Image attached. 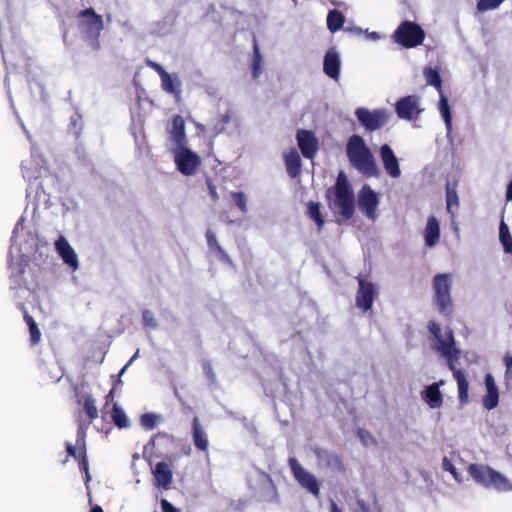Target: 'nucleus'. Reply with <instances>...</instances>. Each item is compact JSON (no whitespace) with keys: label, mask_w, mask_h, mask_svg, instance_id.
Segmentation results:
<instances>
[{"label":"nucleus","mask_w":512,"mask_h":512,"mask_svg":"<svg viewBox=\"0 0 512 512\" xmlns=\"http://www.w3.org/2000/svg\"><path fill=\"white\" fill-rule=\"evenodd\" d=\"M161 507L163 512H181L179 509L175 508L170 502L163 499L161 501Z\"/></svg>","instance_id":"obj_47"},{"label":"nucleus","mask_w":512,"mask_h":512,"mask_svg":"<svg viewBox=\"0 0 512 512\" xmlns=\"http://www.w3.org/2000/svg\"><path fill=\"white\" fill-rule=\"evenodd\" d=\"M157 420H158V416H156L154 414L147 413V414H144L141 416V424L143 427H145L147 429L154 428Z\"/></svg>","instance_id":"obj_43"},{"label":"nucleus","mask_w":512,"mask_h":512,"mask_svg":"<svg viewBox=\"0 0 512 512\" xmlns=\"http://www.w3.org/2000/svg\"><path fill=\"white\" fill-rule=\"evenodd\" d=\"M438 111L445 123L448 133L452 130V115L447 97L444 92L439 93Z\"/></svg>","instance_id":"obj_26"},{"label":"nucleus","mask_w":512,"mask_h":512,"mask_svg":"<svg viewBox=\"0 0 512 512\" xmlns=\"http://www.w3.org/2000/svg\"><path fill=\"white\" fill-rule=\"evenodd\" d=\"M287 171L291 177H296L300 172L301 160L296 149H290L284 155Z\"/></svg>","instance_id":"obj_25"},{"label":"nucleus","mask_w":512,"mask_h":512,"mask_svg":"<svg viewBox=\"0 0 512 512\" xmlns=\"http://www.w3.org/2000/svg\"><path fill=\"white\" fill-rule=\"evenodd\" d=\"M395 111L400 119L415 121L420 117L424 108L422 107L421 98L419 96L408 95L396 102Z\"/></svg>","instance_id":"obj_9"},{"label":"nucleus","mask_w":512,"mask_h":512,"mask_svg":"<svg viewBox=\"0 0 512 512\" xmlns=\"http://www.w3.org/2000/svg\"><path fill=\"white\" fill-rule=\"evenodd\" d=\"M138 356H139V350H137V351L135 352V354L131 357V359H130V360H129V362H128V365H131V364L133 363V361H134V360H136V359L138 358Z\"/></svg>","instance_id":"obj_58"},{"label":"nucleus","mask_w":512,"mask_h":512,"mask_svg":"<svg viewBox=\"0 0 512 512\" xmlns=\"http://www.w3.org/2000/svg\"><path fill=\"white\" fill-rule=\"evenodd\" d=\"M193 438L195 446L203 451H206L208 449V439L206 434L201 429V426L199 424V421L197 418L194 419L193 422Z\"/></svg>","instance_id":"obj_30"},{"label":"nucleus","mask_w":512,"mask_h":512,"mask_svg":"<svg viewBox=\"0 0 512 512\" xmlns=\"http://www.w3.org/2000/svg\"><path fill=\"white\" fill-rule=\"evenodd\" d=\"M344 23V16L337 10H332L327 16V26L331 32L338 31Z\"/></svg>","instance_id":"obj_33"},{"label":"nucleus","mask_w":512,"mask_h":512,"mask_svg":"<svg viewBox=\"0 0 512 512\" xmlns=\"http://www.w3.org/2000/svg\"><path fill=\"white\" fill-rule=\"evenodd\" d=\"M297 141L303 156L313 158L318 148V142L314 134L310 131L300 130L297 133Z\"/></svg>","instance_id":"obj_19"},{"label":"nucleus","mask_w":512,"mask_h":512,"mask_svg":"<svg viewBox=\"0 0 512 512\" xmlns=\"http://www.w3.org/2000/svg\"><path fill=\"white\" fill-rule=\"evenodd\" d=\"M208 187H209V192H210V195L212 196V198L217 199L218 196H217V192H216V187L214 185H212L211 183H208Z\"/></svg>","instance_id":"obj_51"},{"label":"nucleus","mask_w":512,"mask_h":512,"mask_svg":"<svg viewBox=\"0 0 512 512\" xmlns=\"http://www.w3.org/2000/svg\"><path fill=\"white\" fill-rule=\"evenodd\" d=\"M83 405L85 412L87 413L91 420H94L98 417L96 402L92 396H86Z\"/></svg>","instance_id":"obj_38"},{"label":"nucleus","mask_w":512,"mask_h":512,"mask_svg":"<svg viewBox=\"0 0 512 512\" xmlns=\"http://www.w3.org/2000/svg\"><path fill=\"white\" fill-rule=\"evenodd\" d=\"M452 286L451 274H437L433 279L435 302L441 313L449 314L452 308L450 290Z\"/></svg>","instance_id":"obj_7"},{"label":"nucleus","mask_w":512,"mask_h":512,"mask_svg":"<svg viewBox=\"0 0 512 512\" xmlns=\"http://www.w3.org/2000/svg\"><path fill=\"white\" fill-rule=\"evenodd\" d=\"M206 238H207V244H208V247H209V250H210V253L212 254V256L218 260L230 262V259L228 258L226 253L218 245L216 236L211 230L207 231Z\"/></svg>","instance_id":"obj_28"},{"label":"nucleus","mask_w":512,"mask_h":512,"mask_svg":"<svg viewBox=\"0 0 512 512\" xmlns=\"http://www.w3.org/2000/svg\"><path fill=\"white\" fill-rule=\"evenodd\" d=\"M367 38L370 40L376 41V40L380 39V35L377 32H370V33H367Z\"/></svg>","instance_id":"obj_52"},{"label":"nucleus","mask_w":512,"mask_h":512,"mask_svg":"<svg viewBox=\"0 0 512 512\" xmlns=\"http://www.w3.org/2000/svg\"><path fill=\"white\" fill-rule=\"evenodd\" d=\"M358 506L360 508V512H381L380 507L374 498H371L367 502L364 500H359Z\"/></svg>","instance_id":"obj_40"},{"label":"nucleus","mask_w":512,"mask_h":512,"mask_svg":"<svg viewBox=\"0 0 512 512\" xmlns=\"http://www.w3.org/2000/svg\"><path fill=\"white\" fill-rule=\"evenodd\" d=\"M423 74L426 80L427 85L435 87L438 93L443 92L442 89V80L440 77V71L438 67H425L423 70Z\"/></svg>","instance_id":"obj_27"},{"label":"nucleus","mask_w":512,"mask_h":512,"mask_svg":"<svg viewBox=\"0 0 512 512\" xmlns=\"http://www.w3.org/2000/svg\"><path fill=\"white\" fill-rule=\"evenodd\" d=\"M506 375L509 379H512V358L506 359Z\"/></svg>","instance_id":"obj_48"},{"label":"nucleus","mask_w":512,"mask_h":512,"mask_svg":"<svg viewBox=\"0 0 512 512\" xmlns=\"http://www.w3.org/2000/svg\"><path fill=\"white\" fill-rule=\"evenodd\" d=\"M331 512H341L334 501H331Z\"/></svg>","instance_id":"obj_57"},{"label":"nucleus","mask_w":512,"mask_h":512,"mask_svg":"<svg viewBox=\"0 0 512 512\" xmlns=\"http://www.w3.org/2000/svg\"><path fill=\"white\" fill-rule=\"evenodd\" d=\"M22 172L25 179H39L47 172L46 163L40 154L32 150L30 158L22 163Z\"/></svg>","instance_id":"obj_13"},{"label":"nucleus","mask_w":512,"mask_h":512,"mask_svg":"<svg viewBox=\"0 0 512 512\" xmlns=\"http://www.w3.org/2000/svg\"><path fill=\"white\" fill-rule=\"evenodd\" d=\"M143 323L147 328L155 329L157 327V321L152 312L146 310L142 314Z\"/></svg>","instance_id":"obj_44"},{"label":"nucleus","mask_w":512,"mask_h":512,"mask_svg":"<svg viewBox=\"0 0 512 512\" xmlns=\"http://www.w3.org/2000/svg\"><path fill=\"white\" fill-rule=\"evenodd\" d=\"M469 474L479 485L498 492L512 491V480L484 464H470Z\"/></svg>","instance_id":"obj_5"},{"label":"nucleus","mask_w":512,"mask_h":512,"mask_svg":"<svg viewBox=\"0 0 512 512\" xmlns=\"http://www.w3.org/2000/svg\"><path fill=\"white\" fill-rule=\"evenodd\" d=\"M80 468L85 472V475H86L85 483H86V485H88V482L90 481L91 477L89 474L88 463L85 458V455L82 456V459L80 461Z\"/></svg>","instance_id":"obj_46"},{"label":"nucleus","mask_w":512,"mask_h":512,"mask_svg":"<svg viewBox=\"0 0 512 512\" xmlns=\"http://www.w3.org/2000/svg\"><path fill=\"white\" fill-rule=\"evenodd\" d=\"M289 465L297 482L314 496L318 497L320 490L314 475L303 468L295 458L289 459Z\"/></svg>","instance_id":"obj_12"},{"label":"nucleus","mask_w":512,"mask_h":512,"mask_svg":"<svg viewBox=\"0 0 512 512\" xmlns=\"http://www.w3.org/2000/svg\"><path fill=\"white\" fill-rule=\"evenodd\" d=\"M67 452L70 456L76 457V451L72 444H67Z\"/></svg>","instance_id":"obj_54"},{"label":"nucleus","mask_w":512,"mask_h":512,"mask_svg":"<svg viewBox=\"0 0 512 512\" xmlns=\"http://www.w3.org/2000/svg\"><path fill=\"white\" fill-rule=\"evenodd\" d=\"M39 241L34 233L20 220L13 231L12 245L9 250L8 268L13 288L25 286L26 266L32 253L38 248Z\"/></svg>","instance_id":"obj_1"},{"label":"nucleus","mask_w":512,"mask_h":512,"mask_svg":"<svg viewBox=\"0 0 512 512\" xmlns=\"http://www.w3.org/2000/svg\"><path fill=\"white\" fill-rule=\"evenodd\" d=\"M360 437L362 438L363 442L365 444H368V441L370 439V436L368 435V433H365V432H360Z\"/></svg>","instance_id":"obj_56"},{"label":"nucleus","mask_w":512,"mask_h":512,"mask_svg":"<svg viewBox=\"0 0 512 512\" xmlns=\"http://www.w3.org/2000/svg\"><path fill=\"white\" fill-rule=\"evenodd\" d=\"M446 201H447V210L450 213H453L452 212V207L453 206L457 207L458 204H459L458 196H457V194H456V192L454 190L447 189Z\"/></svg>","instance_id":"obj_42"},{"label":"nucleus","mask_w":512,"mask_h":512,"mask_svg":"<svg viewBox=\"0 0 512 512\" xmlns=\"http://www.w3.org/2000/svg\"><path fill=\"white\" fill-rule=\"evenodd\" d=\"M376 286L365 279L359 280V289L356 295V304L363 311H368L373 305L374 299L377 297Z\"/></svg>","instance_id":"obj_17"},{"label":"nucleus","mask_w":512,"mask_h":512,"mask_svg":"<svg viewBox=\"0 0 512 512\" xmlns=\"http://www.w3.org/2000/svg\"><path fill=\"white\" fill-rule=\"evenodd\" d=\"M457 460H458V457L454 454H450V456H445L442 460V467L445 471H448L451 473V475L453 476L455 481L460 483L462 481V478L456 468Z\"/></svg>","instance_id":"obj_32"},{"label":"nucleus","mask_w":512,"mask_h":512,"mask_svg":"<svg viewBox=\"0 0 512 512\" xmlns=\"http://www.w3.org/2000/svg\"><path fill=\"white\" fill-rule=\"evenodd\" d=\"M380 158L385 169V172L391 178H399L401 176V170L399 166V160L394 154L392 148L384 144L380 148Z\"/></svg>","instance_id":"obj_18"},{"label":"nucleus","mask_w":512,"mask_h":512,"mask_svg":"<svg viewBox=\"0 0 512 512\" xmlns=\"http://www.w3.org/2000/svg\"><path fill=\"white\" fill-rule=\"evenodd\" d=\"M111 418L119 429L127 428L129 426V419L125 411L120 406H118L117 403L113 404Z\"/></svg>","instance_id":"obj_31"},{"label":"nucleus","mask_w":512,"mask_h":512,"mask_svg":"<svg viewBox=\"0 0 512 512\" xmlns=\"http://www.w3.org/2000/svg\"><path fill=\"white\" fill-rule=\"evenodd\" d=\"M167 147L173 156L177 170L185 176H193L201 165L200 156L188 146L185 122L181 116L172 119L168 129Z\"/></svg>","instance_id":"obj_2"},{"label":"nucleus","mask_w":512,"mask_h":512,"mask_svg":"<svg viewBox=\"0 0 512 512\" xmlns=\"http://www.w3.org/2000/svg\"><path fill=\"white\" fill-rule=\"evenodd\" d=\"M485 387L486 394L483 397V405L486 409L491 410L495 408L499 402L498 389L491 374H487L485 377Z\"/></svg>","instance_id":"obj_23"},{"label":"nucleus","mask_w":512,"mask_h":512,"mask_svg":"<svg viewBox=\"0 0 512 512\" xmlns=\"http://www.w3.org/2000/svg\"><path fill=\"white\" fill-rule=\"evenodd\" d=\"M445 385L444 380L424 386L420 392L422 401L432 410L440 409L444 403V396L440 387Z\"/></svg>","instance_id":"obj_16"},{"label":"nucleus","mask_w":512,"mask_h":512,"mask_svg":"<svg viewBox=\"0 0 512 512\" xmlns=\"http://www.w3.org/2000/svg\"><path fill=\"white\" fill-rule=\"evenodd\" d=\"M329 206L335 213L349 219L354 213V196L347 177L340 172L334 188L327 192Z\"/></svg>","instance_id":"obj_4"},{"label":"nucleus","mask_w":512,"mask_h":512,"mask_svg":"<svg viewBox=\"0 0 512 512\" xmlns=\"http://www.w3.org/2000/svg\"><path fill=\"white\" fill-rule=\"evenodd\" d=\"M151 66L154 68L155 71L158 72L159 76H160V79L162 78L163 76V73H168L167 71H165L162 66H160L159 64H156V63H152Z\"/></svg>","instance_id":"obj_49"},{"label":"nucleus","mask_w":512,"mask_h":512,"mask_svg":"<svg viewBox=\"0 0 512 512\" xmlns=\"http://www.w3.org/2000/svg\"><path fill=\"white\" fill-rule=\"evenodd\" d=\"M79 25L83 32L91 37L99 36L103 29L102 17L92 9H86L78 15Z\"/></svg>","instance_id":"obj_14"},{"label":"nucleus","mask_w":512,"mask_h":512,"mask_svg":"<svg viewBox=\"0 0 512 512\" xmlns=\"http://www.w3.org/2000/svg\"><path fill=\"white\" fill-rule=\"evenodd\" d=\"M355 115L367 130L373 131L381 128L387 122L389 113L386 109L368 110L360 107L356 109Z\"/></svg>","instance_id":"obj_11"},{"label":"nucleus","mask_w":512,"mask_h":512,"mask_svg":"<svg viewBox=\"0 0 512 512\" xmlns=\"http://www.w3.org/2000/svg\"><path fill=\"white\" fill-rule=\"evenodd\" d=\"M423 238L425 246L429 248H433L439 243L440 223L436 217H428L425 228L423 230Z\"/></svg>","instance_id":"obj_20"},{"label":"nucleus","mask_w":512,"mask_h":512,"mask_svg":"<svg viewBox=\"0 0 512 512\" xmlns=\"http://www.w3.org/2000/svg\"><path fill=\"white\" fill-rule=\"evenodd\" d=\"M499 239L505 252L512 253V236L507 224L502 220L499 227Z\"/></svg>","instance_id":"obj_34"},{"label":"nucleus","mask_w":512,"mask_h":512,"mask_svg":"<svg viewBox=\"0 0 512 512\" xmlns=\"http://www.w3.org/2000/svg\"><path fill=\"white\" fill-rule=\"evenodd\" d=\"M424 31L414 22L405 21L395 31V41L406 48L420 45L424 39Z\"/></svg>","instance_id":"obj_8"},{"label":"nucleus","mask_w":512,"mask_h":512,"mask_svg":"<svg viewBox=\"0 0 512 512\" xmlns=\"http://www.w3.org/2000/svg\"><path fill=\"white\" fill-rule=\"evenodd\" d=\"M114 400V389H111L106 395V404Z\"/></svg>","instance_id":"obj_55"},{"label":"nucleus","mask_w":512,"mask_h":512,"mask_svg":"<svg viewBox=\"0 0 512 512\" xmlns=\"http://www.w3.org/2000/svg\"><path fill=\"white\" fill-rule=\"evenodd\" d=\"M90 512H104L99 505H95L91 508Z\"/></svg>","instance_id":"obj_59"},{"label":"nucleus","mask_w":512,"mask_h":512,"mask_svg":"<svg viewBox=\"0 0 512 512\" xmlns=\"http://www.w3.org/2000/svg\"><path fill=\"white\" fill-rule=\"evenodd\" d=\"M456 363H453V368H450L453 372V376L457 381L458 385V393L459 399L461 402H465L468 399V382L465 378L464 373L457 369L455 366Z\"/></svg>","instance_id":"obj_29"},{"label":"nucleus","mask_w":512,"mask_h":512,"mask_svg":"<svg viewBox=\"0 0 512 512\" xmlns=\"http://www.w3.org/2000/svg\"><path fill=\"white\" fill-rule=\"evenodd\" d=\"M506 200L512 201V180L509 182L506 189Z\"/></svg>","instance_id":"obj_50"},{"label":"nucleus","mask_w":512,"mask_h":512,"mask_svg":"<svg viewBox=\"0 0 512 512\" xmlns=\"http://www.w3.org/2000/svg\"><path fill=\"white\" fill-rule=\"evenodd\" d=\"M181 86L182 83L177 74L163 73L161 88L166 93L172 95L177 101L181 97Z\"/></svg>","instance_id":"obj_22"},{"label":"nucleus","mask_w":512,"mask_h":512,"mask_svg":"<svg viewBox=\"0 0 512 512\" xmlns=\"http://www.w3.org/2000/svg\"><path fill=\"white\" fill-rule=\"evenodd\" d=\"M504 0H479L477 9L481 12L498 8Z\"/></svg>","instance_id":"obj_41"},{"label":"nucleus","mask_w":512,"mask_h":512,"mask_svg":"<svg viewBox=\"0 0 512 512\" xmlns=\"http://www.w3.org/2000/svg\"><path fill=\"white\" fill-rule=\"evenodd\" d=\"M379 195L368 185H364L358 193V206L368 219L375 221L378 217Z\"/></svg>","instance_id":"obj_10"},{"label":"nucleus","mask_w":512,"mask_h":512,"mask_svg":"<svg viewBox=\"0 0 512 512\" xmlns=\"http://www.w3.org/2000/svg\"><path fill=\"white\" fill-rule=\"evenodd\" d=\"M153 473L155 477V484L157 487H161L164 489L169 488L172 481V471L166 463H157Z\"/></svg>","instance_id":"obj_24"},{"label":"nucleus","mask_w":512,"mask_h":512,"mask_svg":"<svg viewBox=\"0 0 512 512\" xmlns=\"http://www.w3.org/2000/svg\"><path fill=\"white\" fill-rule=\"evenodd\" d=\"M55 250L63 263L73 272L79 269L77 252L64 236H59L54 243Z\"/></svg>","instance_id":"obj_15"},{"label":"nucleus","mask_w":512,"mask_h":512,"mask_svg":"<svg viewBox=\"0 0 512 512\" xmlns=\"http://www.w3.org/2000/svg\"><path fill=\"white\" fill-rule=\"evenodd\" d=\"M308 214L312 220L315 221L318 228H321L324 221L320 214V205L316 202L308 203Z\"/></svg>","instance_id":"obj_37"},{"label":"nucleus","mask_w":512,"mask_h":512,"mask_svg":"<svg viewBox=\"0 0 512 512\" xmlns=\"http://www.w3.org/2000/svg\"><path fill=\"white\" fill-rule=\"evenodd\" d=\"M129 366H130V365H128V363H127V364H126V365L121 369V371H120V373H119V376H120V377L125 373L126 369H127Z\"/></svg>","instance_id":"obj_60"},{"label":"nucleus","mask_w":512,"mask_h":512,"mask_svg":"<svg viewBox=\"0 0 512 512\" xmlns=\"http://www.w3.org/2000/svg\"><path fill=\"white\" fill-rule=\"evenodd\" d=\"M25 321L29 327L30 342L32 345H35L41 339V332L38 329L36 322L34 321V319L31 316L25 315Z\"/></svg>","instance_id":"obj_35"},{"label":"nucleus","mask_w":512,"mask_h":512,"mask_svg":"<svg viewBox=\"0 0 512 512\" xmlns=\"http://www.w3.org/2000/svg\"><path fill=\"white\" fill-rule=\"evenodd\" d=\"M83 438H84V432H83L82 428H80L77 433V445H80V442L84 443Z\"/></svg>","instance_id":"obj_53"},{"label":"nucleus","mask_w":512,"mask_h":512,"mask_svg":"<svg viewBox=\"0 0 512 512\" xmlns=\"http://www.w3.org/2000/svg\"><path fill=\"white\" fill-rule=\"evenodd\" d=\"M428 330L433 336V347L448 362L449 368L458 360L459 350L455 346L453 332L449 327L441 328L434 321L429 322Z\"/></svg>","instance_id":"obj_6"},{"label":"nucleus","mask_w":512,"mask_h":512,"mask_svg":"<svg viewBox=\"0 0 512 512\" xmlns=\"http://www.w3.org/2000/svg\"><path fill=\"white\" fill-rule=\"evenodd\" d=\"M230 196L242 213H246L248 211L246 194L243 192H231Z\"/></svg>","instance_id":"obj_39"},{"label":"nucleus","mask_w":512,"mask_h":512,"mask_svg":"<svg viewBox=\"0 0 512 512\" xmlns=\"http://www.w3.org/2000/svg\"><path fill=\"white\" fill-rule=\"evenodd\" d=\"M230 119H231V115H230V113H226V114L222 117L220 124H217V125L215 126L214 131H215L216 133H219V132L224 131V130L226 129V124L230 121Z\"/></svg>","instance_id":"obj_45"},{"label":"nucleus","mask_w":512,"mask_h":512,"mask_svg":"<svg viewBox=\"0 0 512 512\" xmlns=\"http://www.w3.org/2000/svg\"><path fill=\"white\" fill-rule=\"evenodd\" d=\"M340 55L335 48H330L324 57V72L334 80L339 79L340 74Z\"/></svg>","instance_id":"obj_21"},{"label":"nucleus","mask_w":512,"mask_h":512,"mask_svg":"<svg viewBox=\"0 0 512 512\" xmlns=\"http://www.w3.org/2000/svg\"><path fill=\"white\" fill-rule=\"evenodd\" d=\"M346 151L351 165L364 176L373 177L379 174L374 156L362 137L358 135L351 136Z\"/></svg>","instance_id":"obj_3"},{"label":"nucleus","mask_w":512,"mask_h":512,"mask_svg":"<svg viewBox=\"0 0 512 512\" xmlns=\"http://www.w3.org/2000/svg\"><path fill=\"white\" fill-rule=\"evenodd\" d=\"M355 31H356V32H358V33H361V32H362V30H361V29H356Z\"/></svg>","instance_id":"obj_61"},{"label":"nucleus","mask_w":512,"mask_h":512,"mask_svg":"<svg viewBox=\"0 0 512 512\" xmlns=\"http://www.w3.org/2000/svg\"><path fill=\"white\" fill-rule=\"evenodd\" d=\"M263 72V59L257 45H254V57L252 61V75L258 78Z\"/></svg>","instance_id":"obj_36"}]
</instances>
